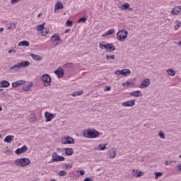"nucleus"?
<instances>
[{
    "label": "nucleus",
    "instance_id": "obj_19",
    "mask_svg": "<svg viewBox=\"0 0 181 181\" xmlns=\"http://www.w3.org/2000/svg\"><path fill=\"white\" fill-rule=\"evenodd\" d=\"M105 149H107V144H99L98 147H94L95 151H105Z\"/></svg>",
    "mask_w": 181,
    "mask_h": 181
},
{
    "label": "nucleus",
    "instance_id": "obj_44",
    "mask_svg": "<svg viewBox=\"0 0 181 181\" xmlns=\"http://www.w3.org/2000/svg\"><path fill=\"white\" fill-rule=\"evenodd\" d=\"M122 70H116L115 71V74H117V76H119L120 74H122Z\"/></svg>",
    "mask_w": 181,
    "mask_h": 181
},
{
    "label": "nucleus",
    "instance_id": "obj_2",
    "mask_svg": "<svg viewBox=\"0 0 181 181\" xmlns=\"http://www.w3.org/2000/svg\"><path fill=\"white\" fill-rule=\"evenodd\" d=\"M29 66H30V62H29V61H23L11 67V70L18 71L19 69H22V67L25 69V67H29Z\"/></svg>",
    "mask_w": 181,
    "mask_h": 181
},
{
    "label": "nucleus",
    "instance_id": "obj_5",
    "mask_svg": "<svg viewBox=\"0 0 181 181\" xmlns=\"http://www.w3.org/2000/svg\"><path fill=\"white\" fill-rule=\"evenodd\" d=\"M41 80L44 82L45 87H49L50 83H52V77L49 74H44L41 77Z\"/></svg>",
    "mask_w": 181,
    "mask_h": 181
},
{
    "label": "nucleus",
    "instance_id": "obj_61",
    "mask_svg": "<svg viewBox=\"0 0 181 181\" xmlns=\"http://www.w3.org/2000/svg\"><path fill=\"white\" fill-rule=\"evenodd\" d=\"M1 91H4V89H0V93H1Z\"/></svg>",
    "mask_w": 181,
    "mask_h": 181
},
{
    "label": "nucleus",
    "instance_id": "obj_22",
    "mask_svg": "<svg viewBox=\"0 0 181 181\" xmlns=\"http://www.w3.org/2000/svg\"><path fill=\"white\" fill-rule=\"evenodd\" d=\"M115 50V46L111 43L107 44V49L106 52H114Z\"/></svg>",
    "mask_w": 181,
    "mask_h": 181
},
{
    "label": "nucleus",
    "instance_id": "obj_43",
    "mask_svg": "<svg viewBox=\"0 0 181 181\" xmlns=\"http://www.w3.org/2000/svg\"><path fill=\"white\" fill-rule=\"evenodd\" d=\"M86 21H87V18L82 17L78 21V23H81V22H83V23H84V22H86Z\"/></svg>",
    "mask_w": 181,
    "mask_h": 181
},
{
    "label": "nucleus",
    "instance_id": "obj_18",
    "mask_svg": "<svg viewBox=\"0 0 181 181\" xmlns=\"http://www.w3.org/2000/svg\"><path fill=\"white\" fill-rule=\"evenodd\" d=\"M64 6H63V4L60 1H58L54 5V11L57 12V11H59V9H63Z\"/></svg>",
    "mask_w": 181,
    "mask_h": 181
},
{
    "label": "nucleus",
    "instance_id": "obj_21",
    "mask_svg": "<svg viewBox=\"0 0 181 181\" xmlns=\"http://www.w3.org/2000/svg\"><path fill=\"white\" fill-rule=\"evenodd\" d=\"M114 33H115V30L110 29L107 32L102 35V37H107V36H110V35H114Z\"/></svg>",
    "mask_w": 181,
    "mask_h": 181
},
{
    "label": "nucleus",
    "instance_id": "obj_31",
    "mask_svg": "<svg viewBox=\"0 0 181 181\" xmlns=\"http://www.w3.org/2000/svg\"><path fill=\"white\" fill-rule=\"evenodd\" d=\"M32 86H33V83H30L27 85H24L23 87V90H24V91H29V88H30V87H32Z\"/></svg>",
    "mask_w": 181,
    "mask_h": 181
},
{
    "label": "nucleus",
    "instance_id": "obj_60",
    "mask_svg": "<svg viewBox=\"0 0 181 181\" xmlns=\"http://www.w3.org/2000/svg\"><path fill=\"white\" fill-rule=\"evenodd\" d=\"M122 86H127V83H122Z\"/></svg>",
    "mask_w": 181,
    "mask_h": 181
},
{
    "label": "nucleus",
    "instance_id": "obj_55",
    "mask_svg": "<svg viewBox=\"0 0 181 181\" xmlns=\"http://www.w3.org/2000/svg\"><path fill=\"white\" fill-rule=\"evenodd\" d=\"M125 84H126V86H129V84H131V82H129V81H127V82H125Z\"/></svg>",
    "mask_w": 181,
    "mask_h": 181
},
{
    "label": "nucleus",
    "instance_id": "obj_41",
    "mask_svg": "<svg viewBox=\"0 0 181 181\" xmlns=\"http://www.w3.org/2000/svg\"><path fill=\"white\" fill-rule=\"evenodd\" d=\"M66 26H69V27L73 26V22L71 21H70V20H68L66 22Z\"/></svg>",
    "mask_w": 181,
    "mask_h": 181
},
{
    "label": "nucleus",
    "instance_id": "obj_39",
    "mask_svg": "<svg viewBox=\"0 0 181 181\" xmlns=\"http://www.w3.org/2000/svg\"><path fill=\"white\" fill-rule=\"evenodd\" d=\"M103 43L105 42H100L99 45V47L100 49H105V50H107V45H104Z\"/></svg>",
    "mask_w": 181,
    "mask_h": 181
},
{
    "label": "nucleus",
    "instance_id": "obj_59",
    "mask_svg": "<svg viewBox=\"0 0 181 181\" xmlns=\"http://www.w3.org/2000/svg\"><path fill=\"white\" fill-rule=\"evenodd\" d=\"M128 9H129V11H132V9H133V8H129H129H128Z\"/></svg>",
    "mask_w": 181,
    "mask_h": 181
},
{
    "label": "nucleus",
    "instance_id": "obj_11",
    "mask_svg": "<svg viewBox=\"0 0 181 181\" xmlns=\"http://www.w3.org/2000/svg\"><path fill=\"white\" fill-rule=\"evenodd\" d=\"M107 155H108L109 158H110V159H114V158H115V156H117V148H111L108 151Z\"/></svg>",
    "mask_w": 181,
    "mask_h": 181
},
{
    "label": "nucleus",
    "instance_id": "obj_40",
    "mask_svg": "<svg viewBox=\"0 0 181 181\" xmlns=\"http://www.w3.org/2000/svg\"><path fill=\"white\" fill-rule=\"evenodd\" d=\"M49 33V29H45V30H42L41 32V36H46Z\"/></svg>",
    "mask_w": 181,
    "mask_h": 181
},
{
    "label": "nucleus",
    "instance_id": "obj_49",
    "mask_svg": "<svg viewBox=\"0 0 181 181\" xmlns=\"http://www.w3.org/2000/svg\"><path fill=\"white\" fill-rule=\"evenodd\" d=\"M0 97H5V98H6V94L5 92L0 93Z\"/></svg>",
    "mask_w": 181,
    "mask_h": 181
},
{
    "label": "nucleus",
    "instance_id": "obj_36",
    "mask_svg": "<svg viewBox=\"0 0 181 181\" xmlns=\"http://www.w3.org/2000/svg\"><path fill=\"white\" fill-rule=\"evenodd\" d=\"M175 23L176 25H175L174 29L175 30H177V29H179L181 26V22L179 21H177Z\"/></svg>",
    "mask_w": 181,
    "mask_h": 181
},
{
    "label": "nucleus",
    "instance_id": "obj_33",
    "mask_svg": "<svg viewBox=\"0 0 181 181\" xmlns=\"http://www.w3.org/2000/svg\"><path fill=\"white\" fill-rule=\"evenodd\" d=\"M155 179H159L160 176H163V173L155 172L154 173Z\"/></svg>",
    "mask_w": 181,
    "mask_h": 181
},
{
    "label": "nucleus",
    "instance_id": "obj_51",
    "mask_svg": "<svg viewBox=\"0 0 181 181\" xmlns=\"http://www.w3.org/2000/svg\"><path fill=\"white\" fill-rule=\"evenodd\" d=\"M84 181H94L93 180V179L90 178V177H87L84 179Z\"/></svg>",
    "mask_w": 181,
    "mask_h": 181
},
{
    "label": "nucleus",
    "instance_id": "obj_57",
    "mask_svg": "<svg viewBox=\"0 0 181 181\" xmlns=\"http://www.w3.org/2000/svg\"><path fill=\"white\" fill-rule=\"evenodd\" d=\"M0 32H4V28H0Z\"/></svg>",
    "mask_w": 181,
    "mask_h": 181
},
{
    "label": "nucleus",
    "instance_id": "obj_3",
    "mask_svg": "<svg viewBox=\"0 0 181 181\" xmlns=\"http://www.w3.org/2000/svg\"><path fill=\"white\" fill-rule=\"evenodd\" d=\"M15 163L17 166H21L22 168L30 165V160L29 158H18L16 160Z\"/></svg>",
    "mask_w": 181,
    "mask_h": 181
},
{
    "label": "nucleus",
    "instance_id": "obj_7",
    "mask_svg": "<svg viewBox=\"0 0 181 181\" xmlns=\"http://www.w3.org/2000/svg\"><path fill=\"white\" fill-rule=\"evenodd\" d=\"M74 139L70 136L64 137L62 139V144H63V145H74Z\"/></svg>",
    "mask_w": 181,
    "mask_h": 181
},
{
    "label": "nucleus",
    "instance_id": "obj_26",
    "mask_svg": "<svg viewBox=\"0 0 181 181\" xmlns=\"http://www.w3.org/2000/svg\"><path fill=\"white\" fill-rule=\"evenodd\" d=\"M13 138H15L14 136L8 135L4 139V142H6L7 144H11L13 141Z\"/></svg>",
    "mask_w": 181,
    "mask_h": 181
},
{
    "label": "nucleus",
    "instance_id": "obj_1",
    "mask_svg": "<svg viewBox=\"0 0 181 181\" xmlns=\"http://www.w3.org/2000/svg\"><path fill=\"white\" fill-rule=\"evenodd\" d=\"M83 135L85 138H89L90 139H93L98 138L100 135H101V133H99L98 131L94 129H88L83 132Z\"/></svg>",
    "mask_w": 181,
    "mask_h": 181
},
{
    "label": "nucleus",
    "instance_id": "obj_30",
    "mask_svg": "<svg viewBox=\"0 0 181 181\" xmlns=\"http://www.w3.org/2000/svg\"><path fill=\"white\" fill-rule=\"evenodd\" d=\"M167 73L168 76H175L176 74V71L173 69H168L167 70Z\"/></svg>",
    "mask_w": 181,
    "mask_h": 181
},
{
    "label": "nucleus",
    "instance_id": "obj_54",
    "mask_svg": "<svg viewBox=\"0 0 181 181\" xmlns=\"http://www.w3.org/2000/svg\"><path fill=\"white\" fill-rule=\"evenodd\" d=\"M177 168H178V170L181 172V164L178 165Z\"/></svg>",
    "mask_w": 181,
    "mask_h": 181
},
{
    "label": "nucleus",
    "instance_id": "obj_35",
    "mask_svg": "<svg viewBox=\"0 0 181 181\" xmlns=\"http://www.w3.org/2000/svg\"><path fill=\"white\" fill-rule=\"evenodd\" d=\"M83 90H79L78 92H74V93H72V97H77L78 95H83Z\"/></svg>",
    "mask_w": 181,
    "mask_h": 181
},
{
    "label": "nucleus",
    "instance_id": "obj_12",
    "mask_svg": "<svg viewBox=\"0 0 181 181\" xmlns=\"http://www.w3.org/2000/svg\"><path fill=\"white\" fill-rule=\"evenodd\" d=\"M26 151H28V146H23L22 148H20L16 150L15 153L16 155H22V153H25Z\"/></svg>",
    "mask_w": 181,
    "mask_h": 181
},
{
    "label": "nucleus",
    "instance_id": "obj_8",
    "mask_svg": "<svg viewBox=\"0 0 181 181\" xmlns=\"http://www.w3.org/2000/svg\"><path fill=\"white\" fill-rule=\"evenodd\" d=\"M63 160H64L63 156L57 155V152L52 153V162H63Z\"/></svg>",
    "mask_w": 181,
    "mask_h": 181
},
{
    "label": "nucleus",
    "instance_id": "obj_45",
    "mask_svg": "<svg viewBox=\"0 0 181 181\" xmlns=\"http://www.w3.org/2000/svg\"><path fill=\"white\" fill-rule=\"evenodd\" d=\"M21 0H11V4L15 5V4H18Z\"/></svg>",
    "mask_w": 181,
    "mask_h": 181
},
{
    "label": "nucleus",
    "instance_id": "obj_14",
    "mask_svg": "<svg viewBox=\"0 0 181 181\" xmlns=\"http://www.w3.org/2000/svg\"><path fill=\"white\" fill-rule=\"evenodd\" d=\"M171 13L173 15H181V6L174 7Z\"/></svg>",
    "mask_w": 181,
    "mask_h": 181
},
{
    "label": "nucleus",
    "instance_id": "obj_20",
    "mask_svg": "<svg viewBox=\"0 0 181 181\" xmlns=\"http://www.w3.org/2000/svg\"><path fill=\"white\" fill-rule=\"evenodd\" d=\"M130 95L132 97H142V93L141 90H134L130 93Z\"/></svg>",
    "mask_w": 181,
    "mask_h": 181
},
{
    "label": "nucleus",
    "instance_id": "obj_56",
    "mask_svg": "<svg viewBox=\"0 0 181 181\" xmlns=\"http://www.w3.org/2000/svg\"><path fill=\"white\" fill-rule=\"evenodd\" d=\"M170 163H176V160H170Z\"/></svg>",
    "mask_w": 181,
    "mask_h": 181
},
{
    "label": "nucleus",
    "instance_id": "obj_28",
    "mask_svg": "<svg viewBox=\"0 0 181 181\" xmlns=\"http://www.w3.org/2000/svg\"><path fill=\"white\" fill-rule=\"evenodd\" d=\"M29 45H30L29 42H28V41H26V40L20 42L18 43V46H19V47H23V46H25V47H28Z\"/></svg>",
    "mask_w": 181,
    "mask_h": 181
},
{
    "label": "nucleus",
    "instance_id": "obj_46",
    "mask_svg": "<svg viewBox=\"0 0 181 181\" xmlns=\"http://www.w3.org/2000/svg\"><path fill=\"white\" fill-rule=\"evenodd\" d=\"M8 53L10 54H16V50H15V49H10V50H8Z\"/></svg>",
    "mask_w": 181,
    "mask_h": 181
},
{
    "label": "nucleus",
    "instance_id": "obj_48",
    "mask_svg": "<svg viewBox=\"0 0 181 181\" xmlns=\"http://www.w3.org/2000/svg\"><path fill=\"white\" fill-rule=\"evenodd\" d=\"M71 168H73V165H71V164H66V170H67V169H71Z\"/></svg>",
    "mask_w": 181,
    "mask_h": 181
},
{
    "label": "nucleus",
    "instance_id": "obj_63",
    "mask_svg": "<svg viewBox=\"0 0 181 181\" xmlns=\"http://www.w3.org/2000/svg\"><path fill=\"white\" fill-rule=\"evenodd\" d=\"M67 32H68V30H66V33H67Z\"/></svg>",
    "mask_w": 181,
    "mask_h": 181
},
{
    "label": "nucleus",
    "instance_id": "obj_58",
    "mask_svg": "<svg viewBox=\"0 0 181 181\" xmlns=\"http://www.w3.org/2000/svg\"><path fill=\"white\" fill-rule=\"evenodd\" d=\"M2 111V106L0 105V112Z\"/></svg>",
    "mask_w": 181,
    "mask_h": 181
},
{
    "label": "nucleus",
    "instance_id": "obj_38",
    "mask_svg": "<svg viewBox=\"0 0 181 181\" xmlns=\"http://www.w3.org/2000/svg\"><path fill=\"white\" fill-rule=\"evenodd\" d=\"M107 60H115V55H106Z\"/></svg>",
    "mask_w": 181,
    "mask_h": 181
},
{
    "label": "nucleus",
    "instance_id": "obj_17",
    "mask_svg": "<svg viewBox=\"0 0 181 181\" xmlns=\"http://www.w3.org/2000/svg\"><path fill=\"white\" fill-rule=\"evenodd\" d=\"M64 151L67 156H71L74 153V150L72 148H65Z\"/></svg>",
    "mask_w": 181,
    "mask_h": 181
},
{
    "label": "nucleus",
    "instance_id": "obj_32",
    "mask_svg": "<svg viewBox=\"0 0 181 181\" xmlns=\"http://www.w3.org/2000/svg\"><path fill=\"white\" fill-rule=\"evenodd\" d=\"M45 25H46V23H44L43 24H41V25H38L37 27V30H38V32H40V30H43V29H45Z\"/></svg>",
    "mask_w": 181,
    "mask_h": 181
},
{
    "label": "nucleus",
    "instance_id": "obj_24",
    "mask_svg": "<svg viewBox=\"0 0 181 181\" xmlns=\"http://www.w3.org/2000/svg\"><path fill=\"white\" fill-rule=\"evenodd\" d=\"M9 86H11V83H9V82L8 81H2L1 83H0V87L1 88H6V87H9Z\"/></svg>",
    "mask_w": 181,
    "mask_h": 181
},
{
    "label": "nucleus",
    "instance_id": "obj_16",
    "mask_svg": "<svg viewBox=\"0 0 181 181\" xmlns=\"http://www.w3.org/2000/svg\"><path fill=\"white\" fill-rule=\"evenodd\" d=\"M135 105V100H128L122 103V107H134Z\"/></svg>",
    "mask_w": 181,
    "mask_h": 181
},
{
    "label": "nucleus",
    "instance_id": "obj_42",
    "mask_svg": "<svg viewBox=\"0 0 181 181\" xmlns=\"http://www.w3.org/2000/svg\"><path fill=\"white\" fill-rule=\"evenodd\" d=\"M59 176H66L67 175V172L65 170H61L59 173Z\"/></svg>",
    "mask_w": 181,
    "mask_h": 181
},
{
    "label": "nucleus",
    "instance_id": "obj_15",
    "mask_svg": "<svg viewBox=\"0 0 181 181\" xmlns=\"http://www.w3.org/2000/svg\"><path fill=\"white\" fill-rule=\"evenodd\" d=\"M54 73L57 76H58L59 78L63 77V76H64V70L62 67L57 68Z\"/></svg>",
    "mask_w": 181,
    "mask_h": 181
},
{
    "label": "nucleus",
    "instance_id": "obj_6",
    "mask_svg": "<svg viewBox=\"0 0 181 181\" xmlns=\"http://www.w3.org/2000/svg\"><path fill=\"white\" fill-rule=\"evenodd\" d=\"M51 42H52L53 45L55 46H58V45H60V42H62V38L60 37V35L59 34H54L51 37Z\"/></svg>",
    "mask_w": 181,
    "mask_h": 181
},
{
    "label": "nucleus",
    "instance_id": "obj_13",
    "mask_svg": "<svg viewBox=\"0 0 181 181\" xmlns=\"http://www.w3.org/2000/svg\"><path fill=\"white\" fill-rule=\"evenodd\" d=\"M151 84V81L149 78H145L140 85V88H145L146 87H148V86Z\"/></svg>",
    "mask_w": 181,
    "mask_h": 181
},
{
    "label": "nucleus",
    "instance_id": "obj_25",
    "mask_svg": "<svg viewBox=\"0 0 181 181\" xmlns=\"http://www.w3.org/2000/svg\"><path fill=\"white\" fill-rule=\"evenodd\" d=\"M30 57L33 60H35V62H40L42 60V57L35 54H30Z\"/></svg>",
    "mask_w": 181,
    "mask_h": 181
},
{
    "label": "nucleus",
    "instance_id": "obj_47",
    "mask_svg": "<svg viewBox=\"0 0 181 181\" xmlns=\"http://www.w3.org/2000/svg\"><path fill=\"white\" fill-rule=\"evenodd\" d=\"M80 173V175L81 176H84V175L86 174V171H84L83 170H81L80 171H78V173Z\"/></svg>",
    "mask_w": 181,
    "mask_h": 181
},
{
    "label": "nucleus",
    "instance_id": "obj_9",
    "mask_svg": "<svg viewBox=\"0 0 181 181\" xmlns=\"http://www.w3.org/2000/svg\"><path fill=\"white\" fill-rule=\"evenodd\" d=\"M56 114H52L49 112H45V122H50L53 118H56Z\"/></svg>",
    "mask_w": 181,
    "mask_h": 181
},
{
    "label": "nucleus",
    "instance_id": "obj_10",
    "mask_svg": "<svg viewBox=\"0 0 181 181\" xmlns=\"http://www.w3.org/2000/svg\"><path fill=\"white\" fill-rule=\"evenodd\" d=\"M132 173L134 177H141V176H144V175H145V173L139 171V170L138 169H133Z\"/></svg>",
    "mask_w": 181,
    "mask_h": 181
},
{
    "label": "nucleus",
    "instance_id": "obj_50",
    "mask_svg": "<svg viewBox=\"0 0 181 181\" xmlns=\"http://www.w3.org/2000/svg\"><path fill=\"white\" fill-rule=\"evenodd\" d=\"M110 90H111V86H107V87L105 88V91H110Z\"/></svg>",
    "mask_w": 181,
    "mask_h": 181
},
{
    "label": "nucleus",
    "instance_id": "obj_37",
    "mask_svg": "<svg viewBox=\"0 0 181 181\" xmlns=\"http://www.w3.org/2000/svg\"><path fill=\"white\" fill-rule=\"evenodd\" d=\"M158 136L161 139H165V133H163V132H162V130H160L158 132Z\"/></svg>",
    "mask_w": 181,
    "mask_h": 181
},
{
    "label": "nucleus",
    "instance_id": "obj_27",
    "mask_svg": "<svg viewBox=\"0 0 181 181\" xmlns=\"http://www.w3.org/2000/svg\"><path fill=\"white\" fill-rule=\"evenodd\" d=\"M122 76H124L125 77H127V76H129V74H131V70L128 69H122Z\"/></svg>",
    "mask_w": 181,
    "mask_h": 181
},
{
    "label": "nucleus",
    "instance_id": "obj_52",
    "mask_svg": "<svg viewBox=\"0 0 181 181\" xmlns=\"http://www.w3.org/2000/svg\"><path fill=\"white\" fill-rule=\"evenodd\" d=\"M12 25L13 26L14 28H16V24L12 23L11 27L8 28V29H11V28H12Z\"/></svg>",
    "mask_w": 181,
    "mask_h": 181
},
{
    "label": "nucleus",
    "instance_id": "obj_53",
    "mask_svg": "<svg viewBox=\"0 0 181 181\" xmlns=\"http://www.w3.org/2000/svg\"><path fill=\"white\" fill-rule=\"evenodd\" d=\"M165 165H166V166L170 165V161L166 160L165 161Z\"/></svg>",
    "mask_w": 181,
    "mask_h": 181
},
{
    "label": "nucleus",
    "instance_id": "obj_4",
    "mask_svg": "<svg viewBox=\"0 0 181 181\" xmlns=\"http://www.w3.org/2000/svg\"><path fill=\"white\" fill-rule=\"evenodd\" d=\"M127 36H128V31L126 30H119L117 33V39L119 40V42H124V40L127 39Z\"/></svg>",
    "mask_w": 181,
    "mask_h": 181
},
{
    "label": "nucleus",
    "instance_id": "obj_34",
    "mask_svg": "<svg viewBox=\"0 0 181 181\" xmlns=\"http://www.w3.org/2000/svg\"><path fill=\"white\" fill-rule=\"evenodd\" d=\"M121 9L123 11H125V9L129 8V3H125L123 5L121 6Z\"/></svg>",
    "mask_w": 181,
    "mask_h": 181
},
{
    "label": "nucleus",
    "instance_id": "obj_29",
    "mask_svg": "<svg viewBox=\"0 0 181 181\" xmlns=\"http://www.w3.org/2000/svg\"><path fill=\"white\" fill-rule=\"evenodd\" d=\"M30 122H35L36 121V115L35 112H32L29 117Z\"/></svg>",
    "mask_w": 181,
    "mask_h": 181
},
{
    "label": "nucleus",
    "instance_id": "obj_23",
    "mask_svg": "<svg viewBox=\"0 0 181 181\" xmlns=\"http://www.w3.org/2000/svg\"><path fill=\"white\" fill-rule=\"evenodd\" d=\"M22 84H25V81H23V80L18 81L12 83V87L16 88V87H18V86H22Z\"/></svg>",
    "mask_w": 181,
    "mask_h": 181
},
{
    "label": "nucleus",
    "instance_id": "obj_62",
    "mask_svg": "<svg viewBox=\"0 0 181 181\" xmlns=\"http://www.w3.org/2000/svg\"><path fill=\"white\" fill-rule=\"evenodd\" d=\"M40 15H42V13H40V14L38 15V17L40 16Z\"/></svg>",
    "mask_w": 181,
    "mask_h": 181
}]
</instances>
